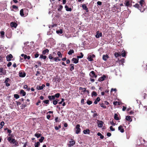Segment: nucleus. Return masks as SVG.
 <instances>
[{"label": "nucleus", "mask_w": 147, "mask_h": 147, "mask_svg": "<svg viewBox=\"0 0 147 147\" xmlns=\"http://www.w3.org/2000/svg\"><path fill=\"white\" fill-rule=\"evenodd\" d=\"M109 104V102L107 101H102L101 103H99V105H100V107L104 109H106V105H108Z\"/></svg>", "instance_id": "2"}, {"label": "nucleus", "mask_w": 147, "mask_h": 147, "mask_svg": "<svg viewBox=\"0 0 147 147\" xmlns=\"http://www.w3.org/2000/svg\"><path fill=\"white\" fill-rule=\"evenodd\" d=\"M5 74L3 72V68L2 67L0 68V75H2V74Z\"/></svg>", "instance_id": "37"}, {"label": "nucleus", "mask_w": 147, "mask_h": 147, "mask_svg": "<svg viewBox=\"0 0 147 147\" xmlns=\"http://www.w3.org/2000/svg\"><path fill=\"white\" fill-rule=\"evenodd\" d=\"M19 76L20 77L23 78L26 76V74L24 71H20L19 73Z\"/></svg>", "instance_id": "6"}, {"label": "nucleus", "mask_w": 147, "mask_h": 147, "mask_svg": "<svg viewBox=\"0 0 147 147\" xmlns=\"http://www.w3.org/2000/svg\"><path fill=\"white\" fill-rule=\"evenodd\" d=\"M79 90H82L83 92H85L86 91V88H83L82 87H80L79 88Z\"/></svg>", "instance_id": "46"}, {"label": "nucleus", "mask_w": 147, "mask_h": 147, "mask_svg": "<svg viewBox=\"0 0 147 147\" xmlns=\"http://www.w3.org/2000/svg\"><path fill=\"white\" fill-rule=\"evenodd\" d=\"M110 129L112 131H115V129L114 128H113V127L112 126H111L110 127Z\"/></svg>", "instance_id": "58"}, {"label": "nucleus", "mask_w": 147, "mask_h": 147, "mask_svg": "<svg viewBox=\"0 0 147 147\" xmlns=\"http://www.w3.org/2000/svg\"><path fill=\"white\" fill-rule=\"evenodd\" d=\"M125 119L127 121H129L130 122H131L132 121V119H131L130 116H126L125 117Z\"/></svg>", "instance_id": "23"}, {"label": "nucleus", "mask_w": 147, "mask_h": 147, "mask_svg": "<svg viewBox=\"0 0 147 147\" xmlns=\"http://www.w3.org/2000/svg\"><path fill=\"white\" fill-rule=\"evenodd\" d=\"M60 120L59 119H58V117H55V121L56 122H57V121H59Z\"/></svg>", "instance_id": "62"}, {"label": "nucleus", "mask_w": 147, "mask_h": 147, "mask_svg": "<svg viewBox=\"0 0 147 147\" xmlns=\"http://www.w3.org/2000/svg\"><path fill=\"white\" fill-rule=\"evenodd\" d=\"M60 95V94L59 93H57L56 94H55V95L54 96L55 98L56 97L57 98H58Z\"/></svg>", "instance_id": "48"}, {"label": "nucleus", "mask_w": 147, "mask_h": 147, "mask_svg": "<svg viewBox=\"0 0 147 147\" xmlns=\"http://www.w3.org/2000/svg\"><path fill=\"white\" fill-rule=\"evenodd\" d=\"M63 8V6L62 5H59V8L57 9V10L58 11H61Z\"/></svg>", "instance_id": "44"}, {"label": "nucleus", "mask_w": 147, "mask_h": 147, "mask_svg": "<svg viewBox=\"0 0 147 147\" xmlns=\"http://www.w3.org/2000/svg\"><path fill=\"white\" fill-rule=\"evenodd\" d=\"M16 141V140L14 138L12 139L11 140L10 142L11 143H13L14 144L15 142Z\"/></svg>", "instance_id": "57"}, {"label": "nucleus", "mask_w": 147, "mask_h": 147, "mask_svg": "<svg viewBox=\"0 0 147 147\" xmlns=\"http://www.w3.org/2000/svg\"><path fill=\"white\" fill-rule=\"evenodd\" d=\"M26 101L27 102H26V104L27 105H29L30 104V100L29 99H27L26 100Z\"/></svg>", "instance_id": "63"}, {"label": "nucleus", "mask_w": 147, "mask_h": 147, "mask_svg": "<svg viewBox=\"0 0 147 147\" xmlns=\"http://www.w3.org/2000/svg\"><path fill=\"white\" fill-rule=\"evenodd\" d=\"M121 55L123 57H125L126 56V54L127 53V52L126 51H125L124 50L123 51L121 52Z\"/></svg>", "instance_id": "30"}, {"label": "nucleus", "mask_w": 147, "mask_h": 147, "mask_svg": "<svg viewBox=\"0 0 147 147\" xmlns=\"http://www.w3.org/2000/svg\"><path fill=\"white\" fill-rule=\"evenodd\" d=\"M12 8L14 9H15L16 10H18V7L16 6L15 5H12Z\"/></svg>", "instance_id": "51"}, {"label": "nucleus", "mask_w": 147, "mask_h": 147, "mask_svg": "<svg viewBox=\"0 0 147 147\" xmlns=\"http://www.w3.org/2000/svg\"><path fill=\"white\" fill-rule=\"evenodd\" d=\"M5 124L4 122L3 121H1L0 123V129L2 128L3 126Z\"/></svg>", "instance_id": "39"}, {"label": "nucleus", "mask_w": 147, "mask_h": 147, "mask_svg": "<svg viewBox=\"0 0 147 147\" xmlns=\"http://www.w3.org/2000/svg\"><path fill=\"white\" fill-rule=\"evenodd\" d=\"M11 64L12 63L11 62H9L7 64V66L8 67H9L11 65Z\"/></svg>", "instance_id": "64"}, {"label": "nucleus", "mask_w": 147, "mask_h": 147, "mask_svg": "<svg viewBox=\"0 0 147 147\" xmlns=\"http://www.w3.org/2000/svg\"><path fill=\"white\" fill-rule=\"evenodd\" d=\"M80 54L81 55L77 56V57L78 59L80 58H82L84 56V54H83V53L81 52L80 53Z\"/></svg>", "instance_id": "31"}, {"label": "nucleus", "mask_w": 147, "mask_h": 147, "mask_svg": "<svg viewBox=\"0 0 147 147\" xmlns=\"http://www.w3.org/2000/svg\"><path fill=\"white\" fill-rule=\"evenodd\" d=\"M133 6L138 9L141 12H143L145 10L144 7L141 8L139 5L138 3H136L135 5H133Z\"/></svg>", "instance_id": "4"}, {"label": "nucleus", "mask_w": 147, "mask_h": 147, "mask_svg": "<svg viewBox=\"0 0 147 147\" xmlns=\"http://www.w3.org/2000/svg\"><path fill=\"white\" fill-rule=\"evenodd\" d=\"M88 59L89 61H92L93 60V58L92 57L91 55H90L88 56Z\"/></svg>", "instance_id": "45"}, {"label": "nucleus", "mask_w": 147, "mask_h": 147, "mask_svg": "<svg viewBox=\"0 0 147 147\" xmlns=\"http://www.w3.org/2000/svg\"><path fill=\"white\" fill-rule=\"evenodd\" d=\"M1 36L3 38L5 36V32L3 31H1L0 32Z\"/></svg>", "instance_id": "42"}, {"label": "nucleus", "mask_w": 147, "mask_h": 147, "mask_svg": "<svg viewBox=\"0 0 147 147\" xmlns=\"http://www.w3.org/2000/svg\"><path fill=\"white\" fill-rule=\"evenodd\" d=\"M109 57V56L107 54L103 55L102 56V59L105 61H106Z\"/></svg>", "instance_id": "13"}, {"label": "nucleus", "mask_w": 147, "mask_h": 147, "mask_svg": "<svg viewBox=\"0 0 147 147\" xmlns=\"http://www.w3.org/2000/svg\"><path fill=\"white\" fill-rule=\"evenodd\" d=\"M49 50L47 49H45L42 52V53L43 55H45L47 54H48L49 53Z\"/></svg>", "instance_id": "20"}, {"label": "nucleus", "mask_w": 147, "mask_h": 147, "mask_svg": "<svg viewBox=\"0 0 147 147\" xmlns=\"http://www.w3.org/2000/svg\"><path fill=\"white\" fill-rule=\"evenodd\" d=\"M55 80L56 81H57L58 82H60V81L61 80V79L59 77L57 76H56V78H55Z\"/></svg>", "instance_id": "28"}, {"label": "nucleus", "mask_w": 147, "mask_h": 147, "mask_svg": "<svg viewBox=\"0 0 147 147\" xmlns=\"http://www.w3.org/2000/svg\"><path fill=\"white\" fill-rule=\"evenodd\" d=\"M47 57L46 55H43L42 54L40 55V58L43 59H45L47 58Z\"/></svg>", "instance_id": "36"}, {"label": "nucleus", "mask_w": 147, "mask_h": 147, "mask_svg": "<svg viewBox=\"0 0 147 147\" xmlns=\"http://www.w3.org/2000/svg\"><path fill=\"white\" fill-rule=\"evenodd\" d=\"M114 119L117 120H119V118L118 117V115L117 114L115 113L114 115Z\"/></svg>", "instance_id": "34"}, {"label": "nucleus", "mask_w": 147, "mask_h": 147, "mask_svg": "<svg viewBox=\"0 0 147 147\" xmlns=\"http://www.w3.org/2000/svg\"><path fill=\"white\" fill-rule=\"evenodd\" d=\"M86 103L88 105H90L92 103V102L91 101L88 100L87 101Z\"/></svg>", "instance_id": "50"}, {"label": "nucleus", "mask_w": 147, "mask_h": 147, "mask_svg": "<svg viewBox=\"0 0 147 147\" xmlns=\"http://www.w3.org/2000/svg\"><path fill=\"white\" fill-rule=\"evenodd\" d=\"M74 64H71L70 65V66H71L70 70L71 71H72L74 69Z\"/></svg>", "instance_id": "26"}, {"label": "nucleus", "mask_w": 147, "mask_h": 147, "mask_svg": "<svg viewBox=\"0 0 147 147\" xmlns=\"http://www.w3.org/2000/svg\"><path fill=\"white\" fill-rule=\"evenodd\" d=\"M139 3L140 5V6L141 8L144 7L145 6V0H141L139 2Z\"/></svg>", "instance_id": "8"}, {"label": "nucleus", "mask_w": 147, "mask_h": 147, "mask_svg": "<svg viewBox=\"0 0 147 147\" xmlns=\"http://www.w3.org/2000/svg\"><path fill=\"white\" fill-rule=\"evenodd\" d=\"M98 125L99 127H102L103 126L104 122L98 120Z\"/></svg>", "instance_id": "9"}, {"label": "nucleus", "mask_w": 147, "mask_h": 147, "mask_svg": "<svg viewBox=\"0 0 147 147\" xmlns=\"http://www.w3.org/2000/svg\"><path fill=\"white\" fill-rule=\"evenodd\" d=\"M10 25L11 27L16 28L18 25L17 23L15 22H12L11 23Z\"/></svg>", "instance_id": "12"}, {"label": "nucleus", "mask_w": 147, "mask_h": 147, "mask_svg": "<svg viewBox=\"0 0 147 147\" xmlns=\"http://www.w3.org/2000/svg\"><path fill=\"white\" fill-rule=\"evenodd\" d=\"M40 145V143L39 142H35L34 144V147H38Z\"/></svg>", "instance_id": "41"}, {"label": "nucleus", "mask_w": 147, "mask_h": 147, "mask_svg": "<svg viewBox=\"0 0 147 147\" xmlns=\"http://www.w3.org/2000/svg\"><path fill=\"white\" fill-rule=\"evenodd\" d=\"M44 138H45L44 137H41L39 139V141L41 143L42 142H43V141L44 139Z\"/></svg>", "instance_id": "49"}, {"label": "nucleus", "mask_w": 147, "mask_h": 147, "mask_svg": "<svg viewBox=\"0 0 147 147\" xmlns=\"http://www.w3.org/2000/svg\"><path fill=\"white\" fill-rule=\"evenodd\" d=\"M90 130L88 129H86L83 131V133L85 134H89Z\"/></svg>", "instance_id": "22"}, {"label": "nucleus", "mask_w": 147, "mask_h": 147, "mask_svg": "<svg viewBox=\"0 0 147 147\" xmlns=\"http://www.w3.org/2000/svg\"><path fill=\"white\" fill-rule=\"evenodd\" d=\"M34 55L35 58H36L38 57L39 56L38 53L37 52Z\"/></svg>", "instance_id": "56"}, {"label": "nucleus", "mask_w": 147, "mask_h": 147, "mask_svg": "<svg viewBox=\"0 0 147 147\" xmlns=\"http://www.w3.org/2000/svg\"><path fill=\"white\" fill-rule=\"evenodd\" d=\"M97 95V93L95 91H93L92 93V96H96Z\"/></svg>", "instance_id": "47"}, {"label": "nucleus", "mask_w": 147, "mask_h": 147, "mask_svg": "<svg viewBox=\"0 0 147 147\" xmlns=\"http://www.w3.org/2000/svg\"><path fill=\"white\" fill-rule=\"evenodd\" d=\"M20 14L22 16H23L24 15V10L23 9H22L20 11Z\"/></svg>", "instance_id": "35"}, {"label": "nucleus", "mask_w": 147, "mask_h": 147, "mask_svg": "<svg viewBox=\"0 0 147 147\" xmlns=\"http://www.w3.org/2000/svg\"><path fill=\"white\" fill-rule=\"evenodd\" d=\"M96 33L95 36L96 38H99L100 37H101L102 36V33L101 32L99 33V31L97 32Z\"/></svg>", "instance_id": "14"}, {"label": "nucleus", "mask_w": 147, "mask_h": 147, "mask_svg": "<svg viewBox=\"0 0 147 147\" xmlns=\"http://www.w3.org/2000/svg\"><path fill=\"white\" fill-rule=\"evenodd\" d=\"M58 101H59V100L58 99H56L55 100V99L53 101V104L54 105H56L57 104Z\"/></svg>", "instance_id": "38"}, {"label": "nucleus", "mask_w": 147, "mask_h": 147, "mask_svg": "<svg viewBox=\"0 0 147 147\" xmlns=\"http://www.w3.org/2000/svg\"><path fill=\"white\" fill-rule=\"evenodd\" d=\"M49 58L50 59H53V57H52L51 54H50L49 56Z\"/></svg>", "instance_id": "59"}, {"label": "nucleus", "mask_w": 147, "mask_h": 147, "mask_svg": "<svg viewBox=\"0 0 147 147\" xmlns=\"http://www.w3.org/2000/svg\"><path fill=\"white\" fill-rule=\"evenodd\" d=\"M100 100V98L99 97H98L95 100V101L94 102V103L95 104H97L98 102H99Z\"/></svg>", "instance_id": "25"}, {"label": "nucleus", "mask_w": 147, "mask_h": 147, "mask_svg": "<svg viewBox=\"0 0 147 147\" xmlns=\"http://www.w3.org/2000/svg\"><path fill=\"white\" fill-rule=\"evenodd\" d=\"M57 55L59 57H62V54H61V52L60 51H58L57 52Z\"/></svg>", "instance_id": "53"}, {"label": "nucleus", "mask_w": 147, "mask_h": 147, "mask_svg": "<svg viewBox=\"0 0 147 147\" xmlns=\"http://www.w3.org/2000/svg\"><path fill=\"white\" fill-rule=\"evenodd\" d=\"M82 7L86 11V12H88V9L85 4L82 5Z\"/></svg>", "instance_id": "17"}, {"label": "nucleus", "mask_w": 147, "mask_h": 147, "mask_svg": "<svg viewBox=\"0 0 147 147\" xmlns=\"http://www.w3.org/2000/svg\"><path fill=\"white\" fill-rule=\"evenodd\" d=\"M20 94L23 96H24L26 94V92L23 90L21 89L20 90Z\"/></svg>", "instance_id": "15"}, {"label": "nucleus", "mask_w": 147, "mask_h": 147, "mask_svg": "<svg viewBox=\"0 0 147 147\" xmlns=\"http://www.w3.org/2000/svg\"><path fill=\"white\" fill-rule=\"evenodd\" d=\"M114 55L116 57H117L119 56H121V54H119L118 53H115Z\"/></svg>", "instance_id": "43"}, {"label": "nucleus", "mask_w": 147, "mask_h": 147, "mask_svg": "<svg viewBox=\"0 0 147 147\" xmlns=\"http://www.w3.org/2000/svg\"><path fill=\"white\" fill-rule=\"evenodd\" d=\"M79 59L78 58H73L72 59V61L74 62V63H77L78 62Z\"/></svg>", "instance_id": "18"}, {"label": "nucleus", "mask_w": 147, "mask_h": 147, "mask_svg": "<svg viewBox=\"0 0 147 147\" xmlns=\"http://www.w3.org/2000/svg\"><path fill=\"white\" fill-rule=\"evenodd\" d=\"M125 3V6H130L131 5L129 1H126V3Z\"/></svg>", "instance_id": "24"}, {"label": "nucleus", "mask_w": 147, "mask_h": 147, "mask_svg": "<svg viewBox=\"0 0 147 147\" xmlns=\"http://www.w3.org/2000/svg\"><path fill=\"white\" fill-rule=\"evenodd\" d=\"M48 98L49 99V100L51 101L55 99L54 95L49 96H48Z\"/></svg>", "instance_id": "16"}, {"label": "nucleus", "mask_w": 147, "mask_h": 147, "mask_svg": "<svg viewBox=\"0 0 147 147\" xmlns=\"http://www.w3.org/2000/svg\"><path fill=\"white\" fill-rule=\"evenodd\" d=\"M45 86L44 84H42V86H39L38 87V90H41L43 89V88Z\"/></svg>", "instance_id": "32"}, {"label": "nucleus", "mask_w": 147, "mask_h": 147, "mask_svg": "<svg viewBox=\"0 0 147 147\" xmlns=\"http://www.w3.org/2000/svg\"><path fill=\"white\" fill-rule=\"evenodd\" d=\"M21 56L22 57H24V59L25 60H26V59H27V56L26 55L22 54H21Z\"/></svg>", "instance_id": "52"}, {"label": "nucleus", "mask_w": 147, "mask_h": 147, "mask_svg": "<svg viewBox=\"0 0 147 147\" xmlns=\"http://www.w3.org/2000/svg\"><path fill=\"white\" fill-rule=\"evenodd\" d=\"M66 10L67 11H72V9L71 8H69L67 5H65V7Z\"/></svg>", "instance_id": "21"}, {"label": "nucleus", "mask_w": 147, "mask_h": 147, "mask_svg": "<svg viewBox=\"0 0 147 147\" xmlns=\"http://www.w3.org/2000/svg\"><path fill=\"white\" fill-rule=\"evenodd\" d=\"M49 100H45L43 101V102L46 104H49Z\"/></svg>", "instance_id": "55"}, {"label": "nucleus", "mask_w": 147, "mask_h": 147, "mask_svg": "<svg viewBox=\"0 0 147 147\" xmlns=\"http://www.w3.org/2000/svg\"><path fill=\"white\" fill-rule=\"evenodd\" d=\"M89 75L90 77V80L92 82H94L95 79L93 78H96L97 76V75L95 74L94 71H92L90 72Z\"/></svg>", "instance_id": "1"}, {"label": "nucleus", "mask_w": 147, "mask_h": 147, "mask_svg": "<svg viewBox=\"0 0 147 147\" xmlns=\"http://www.w3.org/2000/svg\"><path fill=\"white\" fill-rule=\"evenodd\" d=\"M98 115L97 113H94L93 115L92 116L93 118H94L96 117H97L98 116Z\"/></svg>", "instance_id": "60"}, {"label": "nucleus", "mask_w": 147, "mask_h": 147, "mask_svg": "<svg viewBox=\"0 0 147 147\" xmlns=\"http://www.w3.org/2000/svg\"><path fill=\"white\" fill-rule=\"evenodd\" d=\"M75 144V142L73 139H71V141L69 142V144H68V147H71L73 146Z\"/></svg>", "instance_id": "7"}, {"label": "nucleus", "mask_w": 147, "mask_h": 147, "mask_svg": "<svg viewBox=\"0 0 147 147\" xmlns=\"http://www.w3.org/2000/svg\"><path fill=\"white\" fill-rule=\"evenodd\" d=\"M74 53V51L73 49H70L69 51L68 52V54L69 55H72V53Z\"/></svg>", "instance_id": "29"}, {"label": "nucleus", "mask_w": 147, "mask_h": 147, "mask_svg": "<svg viewBox=\"0 0 147 147\" xmlns=\"http://www.w3.org/2000/svg\"><path fill=\"white\" fill-rule=\"evenodd\" d=\"M56 32L58 34H62L63 33V30L61 29L59 30H57Z\"/></svg>", "instance_id": "33"}, {"label": "nucleus", "mask_w": 147, "mask_h": 147, "mask_svg": "<svg viewBox=\"0 0 147 147\" xmlns=\"http://www.w3.org/2000/svg\"><path fill=\"white\" fill-rule=\"evenodd\" d=\"M41 134H40L38 132H36L34 135V136L36 137L37 138H38L40 137Z\"/></svg>", "instance_id": "27"}, {"label": "nucleus", "mask_w": 147, "mask_h": 147, "mask_svg": "<svg viewBox=\"0 0 147 147\" xmlns=\"http://www.w3.org/2000/svg\"><path fill=\"white\" fill-rule=\"evenodd\" d=\"M14 96L15 98L16 99H17L19 98V96L18 94H14Z\"/></svg>", "instance_id": "54"}, {"label": "nucleus", "mask_w": 147, "mask_h": 147, "mask_svg": "<svg viewBox=\"0 0 147 147\" xmlns=\"http://www.w3.org/2000/svg\"><path fill=\"white\" fill-rule=\"evenodd\" d=\"M97 4L99 5H102V3L101 1H98L97 3Z\"/></svg>", "instance_id": "61"}, {"label": "nucleus", "mask_w": 147, "mask_h": 147, "mask_svg": "<svg viewBox=\"0 0 147 147\" xmlns=\"http://www.w3.org/2000/svg\"><path fill=\"white\" fill-rule=\"evenodd\" d=\"M28 43L29 42H27L24 44L25 45L23 47V49L26 52H29L30 49V47L29 46V45H27V44H28Z\"/></svg>", "instance_id": "3"}, {"label": "nucleus", "mask_w": 147, "mask_h": 147, "mask_svg": "<svg viewBox=\"0 0 147 147\" xmlns=\"http://www.w3.org/2000/svg\"><path fill=\"white\" fill-rule=\"evenodd\" d=\"M97 135L98 136H100V138L101 139H102L104 138V136L102 135V134L100 132H98L97 134Z\"/></svg>", "instance_id": "40"}, {"label": "nucleus", "mask_w": 147, "mask_h": 147, "mask_svg": "<svg viewBox=\"0 0 147 147\" xmlns=\"http://www.w3.org/2000/svg\"><path fill=\"white\" fill-rule=\"evenodd\" d=\"M106 78V76L105 75H104L100 77L99 80V81H102L105 80Z\"/></svg>", "instance_id": "19"}, {"label": "nucleus", "mask_w": 147, "mask_h": 147, "mask_svg": "<svg viewBox=\"0 0 147 147\" xmlns=\"http://www.w3.org/2000/svg\"><path fill=\"white\" fill-rule=\"evenodd\" d=\"M80 125L79 124H77L75 127L76 133L77 134H79L80 131L81 129L80 128Z\"/></svg>", "instance_id": "5"}, {"label": "nucleus", "mask_w": 147, "mask_h": 147, "mask_svg": "<svg viewBox=\"0 0 147 147\" xmlns=\"http://www.w3.org/2000/svg\"><path fill=\"white\" fill-rule=\"evenodd\" d=\"M123 127V126L122 125H120L118 127V130L121 133H123L124 132V129Z\"/></svg>", "instance_id": "11"}, {"label": "nucleus", "mask_w": 147, "mask_h": 147, "mask_svg": "<svg viewBox=\"0 0 147 147\" xmlns=\"http://www.w3.org/2000/svg\"><path fill=\"white\" fill-rule=\"evenodd\" d=\"M13 58V56L11 54L7 56L6 59L7 61H9L11 60V59Z\"/></svg>", "instance_id": "10"}]
</instances>
